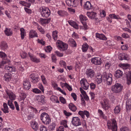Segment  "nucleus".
Here are the masks:
<instances>
[{"mask_svg":"<svg viewBox=\"0 0 131 131\" xmlns=\"http://www.w3.org/2000/svg\"><path fill=\"white\" fill-rule=\"evenodd\" d=\"M40 119L43 123L46 125L49 124L51 122L49 116L45 112L42 113L41 114Z\"/></svg>","mask_w":131,"mask_h":131,"instance_id":"2","label":"nucleus"},{"mask_svg":"<svg viewBox=\"0 0 131 131\" xmlns=\"http://www.w3.org/2000/svg\"><path fill=\"white\" fill-rule=\"evenodd\" d=\"M84 8L86 9L89 10L91 9L92 7L90 2L89 1H87L84 5Z\"/></svg>","mask_w":131,"mask_h":131,"instance_id":"32","label":"nucleus"},{"mask_svg":"<svg viewBox=\"0 0 131 131\" xmlns=\"http://www.w3.org/2000/svg\"><path fill=\"white\" fill-rule=\"evenodd\" d=\"M103 76L104 78V80H106L107 85H111L112 82V74L111 73L107 74L105 72L103 73Z\"/></svg>","mask_w":131,"mask_h":131,"instance_id":"6","label":"nucleus"},{"mask_svg":"<svg viewBox=\"0 0 131 131\" xmlns=\"http://www.w3.org/2000/svg\"><path fill=\"white\" fill-rule=\"evenodd\" d=\"M64 86L66 87L68 90L69 91H71L72 90V88L67 83H65L64 84Z\"/></svg>","mask_w":131,"mask_h":131,"instance_id":"54","label":"nucleus"},{"mask_svg":"<svg viewBox=\"0 0 131 131\" xmlns=\"http://www.w3.org/2000/svg\"><path fill=\"white\" fill-rule=\"evenodd\" d=\"M123 75V72L120 70H117L115 72L114 76L116 78H121Z\"/></svg>","mask_w":131,"mask_h":131,"instance_id":"22","label":"nucleus"},{"mask_svg":"<svg viewBox=\"0 0 131 131\" xmlns=\"http://www.w3.org/2000/svg\"><path fill=\"white\" fill-rule=\"evenodd\" d=\"M4 32L5 34L7 36H11L12 34V31L10 28H6Z\"/></svg>","mask_w":131,"mask_h":131,"instance_id":"37","label":"nucleus"},{"mask_svg":"<svg viewBox=\"0 0 131 131\" xmlns=\"http://www.w3.org/2000/svg\"><path fill=\"white\" fill-rule=\"evenodd\" d=\"M120 131H130V130L128 127H122L121 128Z\"/></svg>","mask_w":131,"mask_h":131,"instance_id":"60","label":"nucleus"},{"mask_svg":"<svg viewBox=\"0 0 131 131\" xmlns=\"http://www.w3.org/2000/svg\"><path fill=\"white\" fill-rule=\"evenodd\" d=\"M26 2L20 1L19 3L22 5L29 8L31 5L30 3L35 2V0H26Z\"/></svg>","mask_w":131,"mask_h":131,"instance_id":"10","label":"nucleus"},{"mask_svg":"<svg viewBox=\"0 0 131 131\" xmlns=\"http://www.w3.org/2000/svg\"><path fill=\"white\" fill-rule=\"evenodd\" d=\"M82 50L83 52H85L87 50L88 48V45L86 43L84 44L82 46Z\"/></svg>","mask_w":131,"mask_h":131,"instance_id":"47","label":"nucleus"},{"mask_svg":"<svg viewBox=\"0 0 131 131\" xmlns=\"http://www.w3.org/2000/svg\"><path fill=\"white\" fill-rule=\"evenodd\" d=\"M123 88V87L121 84L116 83L112 85L111 90L113 92L117 93L121 92Z\"/></svg>","mask_w":131,"mask_h":131,"instance_id":"4","label":"nucleus"},{"mask_svg":"<svg viewBox=\"0 0 131 131\" xmlns=\"http://www.w3.org/2000/svg\"><path fill=\"white\" fill-rule=\"evenodd\" d=\"M20 96V100L24 101L26 97V95L25 93L23 92L21 93Z\"/></svg>","mask_w":131,"mask_h":131,"instance_id":"50","label":"nucleus"},{"mask_svg":"<svg viewBox=\"0 0 131 131\" xmlns=\"http://www.w3.org/2000/svg\"><path fill=\"white\" fill-rule=\"evenodd\" d=\"M59 99L62 103L64 104L66 103V101L65 99L62 97L60 96L59 97Z\"/></svg>","mask_w":131,"mask_h":131,"instance_id":"56","label":"nucleus"},{"mask_svg":"<svg viewBox=\"0 0 131 131\" xmlns=\"http://www.w3.org/2000/svg\"><path fill=\"white\" fill-rule=\"evenodd\" d=\"M95 36L97 38H98L101 40H106L107 39V38L103 34H99L96 33V34Z\"/></svg>","mask_w":131,"mask_h":131,"instance_id":"23","label":"nucleus"},{"mask_svg":"<svg viewBox=\"0 0 131 131\" xmlns=\"http://www.w3.org/2000/svg\"><path fill=\"white\" fill-rule=\"evenodd\" d=\"M37 100L39 102L43 104H45L46 102L45 97L43 95L37 96Z\"/></svg>","mask_w":131,"mask_h":131,"instance_id":"14","label":"nucleus"},{"mask_svg":"<svg viewBox=\"0 0 131 131\" xmlns=\"http://www.w3.org/2000/svg\"><path fill=\"white\" fill-rule=\"evenodd\" d=\"M83 26H81V28L82 29H84V30H86L88 29V26L85 23H82Z\"/></svg>","mask_w":131,"mask_h":131,"instance_id":"55","label":"nucleus"},{"mask_svg":"<svg viewBox=\"0 0 131 131\" xmlns=\"http://www.w3.org/2000/svg\"><path fill=\"white\" fill-rule=\"evenodd\" d=\"M91 62L96 65H100L101 63V59L99 57H94L93 58L91 59Z\"/></svg>","mask_w":131,"mask_h":131,"instance_id":"12","label":"nucleus"},{"mask_svg":"<svg viewBox=\"0 0 131 131\" xmlns=\"http://www.w3.org/2000/svg\"><path fill=\"white\" fill-rule=\"evenodd\" d=\"M39 10L42 16L43 17H48L50 14V10L47 8L41 7L39 8Z\"/></svg>","mask_w":131,"mask_h":131,"instance_id":"3","label":"nucleus"},{"mask_svg":"<svg viewBox=\"0 0 131 131\" xmlns=\"http://www.w3.org/2000/svg\"><path fill=\"white\" fill-rule=\"evenodd\" d=\"M28 54L30 59L32 61L36 63H38L40 62L39 59L37 58L36 57L34 56L32 54H30V52H28Z\"/></svg>","mask_w":131,"mask_h":131,"instance_id":"17","label":"nucleus"},{"mask_svg":"<svg viewBox=\"0 0 131 131\" xmlns=\"http://www.w3.org/2000/svg\"><path fill=\"white\" fill-rule=\"evenodd\" d=\"M12 101H10V100H9L8 101L7 104L9 106V108H11L12 110H14L15 107L14 106L12 103Z\"/></svg>","mask_w":131,"mask_h":131,"instance_id":"43","label":"nucleus"},{"mask_svg":"<svg viewBox=\"0 0 131 131\" xmlns=\"http://www.w3.org/2000/svg\"><path fill=\"white\" fill-rule=\"evenodd\" d=\"M101 104L102 108L105 110L110 108V106L108 104V101L107 99H104L103 102H101Z\"/></svg>","mask_w":131,"mask_h":131,"instance_id":"11","label":"nucleus"},{"mask_svg":"<svg viewBox=\"0 0 131 131\" xmlns=\"http://www.w3.org/2000/svg\"><path fill=\"white\" fill-rule=\"evenodd\" d=\"M80 19L81 22L83 23V21L85 20L86 21L87 20V18L85 16H84L82 15H81L79 17Z\"/></svg>","mask_w":131,"mask_h":131,"instance_id":"48","label":"nucleus"},{"mask_svg":"<svg viewBox=\"0 0 131 131\" xmlns=\"http://www.w3.org/2000/svg\"><path fill=\"white\" fill-rule=\"evenodd\" d=\"M57 97L55 95H52L50 97V100L53 102L59 103V101Z\"/></svg>","mask_w":131,"mask_h":131,"instance_id":"39","label":"nucleus"},{"mask_svg":"<svg viewBox=\"0 0 131 131\" xmlns=\"http://www.w3.org/2000/svg\"><path fill=\"white\" fill-rule=\"evenodd\" d=\"M121 110L120 106L118 105L116 106L114 109V112L115 114H117L120 112Z\"/></svg>","mask_w":131,"mask_h":131,"instance_id":"38","label":"nucleus"},{"mask_svg":"<svg viewBox=\"0 0 131 131\" xmlns=\"http://www.w3.org/2000/svg\"><path fill=\"white\" fill-rule=\"evenodd\" d=\"M38 88L41 90L43 93L44 91V89L43 88V87L42 84L41 83H39L38 85Z\"/></svg>","mask_w":131,"mask_h":131,"instance_id":"58","label":"nucleus"},{"mask_svg":"<svg viewBox=\"0 0 131 131\" xmlns=\"http://www.w3.org/2000/svg\"><path fill=\"white\" fill-rule=\"evenodd\" d=\"M0 47L2 50H5L7 48L8 46L5 41H2L1 43Z\"/></svg>","mask_w":131,"mask_h":131,"instance_id":"36","label":"nucleus"},{"mask_svg":"<svg viewBox=\"0 0 131 131\" xmlns=\"http://www.w3.org/2000/svg\"><path fill=\"white\" fill-rule=\"evenodd\" d=\"M40 129V131H47V128L43 125H42L41 126Z\"/></svg>","mask_w":131,"mask_h":131,"instance_id":"63","label":"nucleus"},{"mask_svg":"<svg viewBox=\"0 0 131 131\" xmlns=\"http://www.w3.org/2000/svg\"><path fill=\"white\" fill-rule=\"evenodd\" d=\"M9 61V60L7 59H3L1 62H0V68H3L4 64L8 63Z\"/></svg>","mask_w":131,"mask_h":131,"instance_id":"35","label":"nucleus"},{"mask_svg":"<svg viewBox=\"0 0 131 131\" xmlns=\"http://www.w3.org/2000/svg\"><path fill=\"white\" fill-rule=\"evenodd\" d=\"M58 48L61 51H64L66 50L68 48V45L67 44L63 42L60 40H58L56 42Z\"/></svg>","mask_w":131,"mask_h":131,"instance_id":"5","label":"nucleus"},{"mask_svg":"<svg viewBox=\"0 0 131 131\" xmlns=\"http://www.w3.org/2000/svg\"><path fill=\"white\" fill-rule=\"evenodd\" d=\"M7 94L8 95L10 101H13L15 98V96L14 94L12 92H9L7 93Z\"/></svg>","mask_w":131,"mask_h":131,"instance_id":"28","label":"nucleus"},{"mask_svg":"<svg viewBox=\"0 0 131 131\" xmlns=\"http://www.w3.org/2000/svg\"><path fill=\"white\" fill-rule=\"evenodd\" d=\"M98 112L99 113L100 117L104 119H105L106 118L105 116L101 110L99 109L98 111Z\"/></svg>","mask_w":131,"mask_h":131,"instance_id":"51","label":"nucleus"},{"mask_svg":"<svg viewBox=\"0 0 131 131\" xmlns=\"http://www.w3.org/2000/svg\"><path fill=\"white\" fill-rule=\"evenodd\" d=\"M12 75L9 73H5L4 76L5 80L6 81H8L10 80L12 78Z\"/></svg>","mask_w":131,"mask_h":131,"instance_id":"24","label":"nucleus"},{"mask_svg":"<svg viewBox=\"0 0 131 131\" xmlns=\"http://www.w3.org/2000/svg\"><path fill=\"white\" fill-rule=\"evenodd\" d=\"M73 125L75 126H78L81 125V121L78 117H73L71 121Z\"/></svg>","mask_w":131,"mask_h":131,"instance_id":"7","label":"nucleus"},{"mask_svg":"<svg viewBox=\"0 0 131 131\" xmlns=\"http://www.w3.org/2000/svg\"><path fill=\"white\" fill-rule=\"evenodd\" d=\"M51 20V18H40V22L41 24L42 25L48 24L50 23Z\"/></svg>","mask_w":131,"mask_h":131,"instance_id":"16","label":"nucleus"},{"mask_svg":"<svg viewBox=\"0 0 131 131\" xmlns=\"http://www.w3.org/2000/svg\"><path fill=\"white\" fill-rule=\"evenodd\" d=\"M55 53L58 57H62L63 56V54L62 53H60L59 52L57 51H55Z\"/></svg>","mask_w":131,"mask_h":131,"instance_id":"61","label":"nucleus"},{"mask_svg":"<svg viewBox=\"0 0 131 131\" xmlns=\"http://www.w3.org/2000/svg\"><path fill=\"white\" fill-rule=\"evenodd\" d=\"M0 57L4 59H6L7 55L5 53L0 51Z\"/></svg>","mask_w":131,"mask_h":131,"instance_id":"49","label":"nucleus"},{"mask_svg":"<svg viewBox=\"0 0 131 131\" xmlns=\"http://www.w3.org/2000/svg\"><path fill=\"white\" fill-rule=\"evenodd\" d=\"M87 15L91 19H96V13L93 12H87Z\"/></svg>","mask_w":131,"mask_h":131,"instance_id":"19","label":"nucleus"},{"mask_svg":"<svg viewBox=\"0 0 131 131\" xmlns=\"http://www.w3.org/2000/svg\"><path fill=\"white\" fill-rule=\"evenodd\" d=\"M56 126V124L55 123L52 122L49 127V129L50 130H54L55 127Z\"/></svg>","mask_w":131,"mask_h":131,"instance_id":"45","label":"nucleus"},{"mask_svg":"<svg viewBox=\"0 0 131 131\" xmlns=\"http://www.w3.org/2000/svg\"><path fill=\"white\" fill-rule=\"evenodd\" d=\"M30 79L32 80L31 82L34 83H36L38 82L39 80V78L38 77H36L32 75H30Z\"/></svg>","mask_w":131,"mask_h":131,"instance_id":"26","label":"nucleus"},{"mask_svg":"<svg viewBox=\"0 0 131 131\" xmlns=\"http://www.w3.org/2000/svg\"><path fill=\"white\" fill-rule=\"evenodd\" d=\"M126 107L127 111L128 112V111H129L131 109V100H128L127 101Z\"/></svg>","mask_w":131,"mask_h":131,"instance_id":"34","label":"nucleus"},{"mask_svg":"<svg viewBox=\"0 0 131 131\" xmlns=\"http://www.w3.org/2000/svg\"><path fill=\"white\" fill-rule=\"evenodd\" d=\"M57 13L58 15L61 17L67 16L68 15L67 12L64 10H59L58 11Z\"/></svg>","mask_w":131,"mask_h":131,"instance_id":"31","label":"nucleus"},{"mask_svg":"<svg viewBox=\"0 0 131 131\" xmlns=\"http://www.w3.org/2000/svg\"><path fill=\"white\" fill-rule=\"evenodd\" d=\"M3 108L2 109V110L4 113H8V108L6 103H4L3 104Z\"/></svg>","mask_w":131,"mask_h":131,"instance_id":"30","label":"nucleus"},{"mask_svg":"<svg viewBox=\"0 0 131 131\" xmlns=\"http://www.w3.org/2000/svg\"><path fill=\"white\" fill-rule=\"evenodd\" d=\"M32 128L35 131H37L38 128V123L35 121L32 122L31 124Z\"/></svg>","mask_w":131,"mask_h":131,"instance_id":"27","label":"nucleus"},{"mask_svg":"<svg viewBox=\"0 0 131 131\" xmlns=\"http://www.w3.org/2000/svg\"><path fill=\"white\" fill-rule=\"evenodd\" d=\"M58 32L57 30L53 31L52 32V38L54 40H56L58 37Z\"/></svg>","mask_w":131,"mask_h":131,"instance_id":"41","label":"nucleus"},{"mask_svg":"<svg viewBox=\"0 0 131 131\" xmlns=\"http://www.w3.org/2000/svg\"><path fill=\"white\" fill-rule=\"evenodd\" d=\"M32 91L33 92L36 94H39L41 92L37 88L32 89Z\"/></svg>","mask_w":131,"mask_h":131,"instance_id":"52","label":"nucleus"},{"mask_svg":"<svg viewBox=\"0 0 131 131\" xmlns=\"http://www.w3.org/2000/svg\"><path fill=\"white\" fill-rule=\"evenodd\" d=\"M80 83L82 87L84 90H87L88 89L90 84L85 79H82L80 81Z\"/></svg>","mask_w":131,"mask_h":131,"instance_id":"9","label":"nucleus"},{"mask_svg":"<svg viewBox=\"0 0 131 131\" xmlns=\"http://www.w3.org/2000/svg\"><path fill=\"white\" fill-rule=\"evenodd\" d=\"M5 69L10 72H15L16 71V69L13 66H6L5 68Z\"/></svg>","mask_w":131,"mask_h":131,"instance_id":"18","label":"nucleus"},{"mask_svg":"<svg viewBox=\"0 0 131 131\" xmlns=\"http://www.w3.org/2000/svg\"><path fill=\"white\" fill-rule=\"evenodd\" d=\"M21 32V36L22 39H24V37L26 35V32L25 30L23 28H21L20 29Z\"/></svg>","mask_w":131,"mask_h":131,"instance_id":"42","label":"nucleus"},{"mask_svg":"<svg viewBox=\"0 0 131 131\" xmlns=\"http://www.w3.org/2000/svg\"><path fill=\"white\" fill-rule=\"evenodd\" d=\"M68 106L69 108L73 112H75L77 110L76 107L72 103H70Z\"/></svg>","mask_w":131,"mask_h":131,"instance_id":"29","label":"nucleus"},{"mask_svg":"<svg viewBox=\"0 0 131 131\" xmlns=\"http://www.w3.org/2000/svg\"><path fill=\"white\" fill-rule=\"evenodd\" d=\"M109 16L111 18L116 19H121L119 15H116L115 14H110L109 15Z\"/></svg>","mask_w":131,"mask_h":131,"instance_id":"44","label":"nucleus"},{"mask_svg":"<svg viewBox=\"0 0 131 131\" xmlns=\"http://www.w3.org/2000/svg\"><path fill=\"white\" fill-rule=\"evenodd\" d=\"M41 79L43 84L46 85L47 82L46 78L44 75H42L41 76Z\"/></svg>","mask_w":131,"mask_h":131,"instance_id":"59","label":"nucleus"},{"mask_svg":"<svg viewBox=\"0 0 131 131\" xmlns=\"http://www.w3.org/2000/svg\"><path fill=\"white\" fill-rule=\"evenodd\" d=\"M63 112L64 115L66 116H69L72 115L71 113L68 112L65 110H64Z\"/></svg>","mask_w":131,"mask_h":131,"instance_id":"62","label":"nucleus"},{"mask_svg":"<svg viewBox=\"0 0 131 131\" xmlns=\"http://www.w3.org/2000/svg\"><path fill=\"white\" fill-rule=\"evenodd\" d=\"M67 121L66 120H63L62 121L60 122L61 125L63 126L65 128H68V127L67 125Z\"/></svg>","mask_w":131,"mask_h":131,"instance_id":"46","label":"nucleus"},{"mask_svg":"<svg viewBox=\"0 0 131 131\" xmlns=\"http://www.w3.org/2000/svg\"><path fill=\"white\" fill-rule=\"evenodd\" d=\"M119 60H121L123 59L128 60L129 59L128 57V56L127 55L125 54L124 53H123L121 55V56L120 57H119Z\"/></svg>","mask_w":131,"mask_h":131,"instance_id":"40","label":"nucleus"},{"mask_svg":"<svg viewBox=\"0 0 131 131\" xmlns=\"http://www.w3.org/2000/svg\"><path fill=\"white\" fill-rule=\"evenodd\" d=\"M76 1V0H66V3L68 6L72 7L75 4Z\"/></svg>","mask_w":131,"mask_h":131,"instance_id":"21","label":"nucleus"},{"mask_svg":"<svg viewBox=\"0 0 131 131\" xmlns=\"http://www.w3.org/2000/svg\"><path fill=\"white\" fill-rule=\"evenodd\" d=\"M84 111H79L78 112V114L81 117L84 119L85 116H84Z\"/></svg>","mask_w":131,"mask_h":131,"instance_id":"57","label":"nucleus"},{"mask_svg":"<svg viewBox=\"0 0 131 131\" xmlns=\"http://www.w3.org/2000/svg\"><path fill=\"white\" fill-rule=\"evenodd\" d=\"M107 126L108 129H111L112 131H117V126L116 121L115 119H112L108 121Z\"/></svg>","mask_w":131,"mask_h":131,"instance_id":"1","label":"nucleus"},{"mask_svg":"<svg viewBox=\"0 0 131 131\" xmlns=\"http://www.w3.org/2000/svg\"><path fill=\"white\" fill-rule=\"evenodd\" d=\"M59 63L62 66L66 69V62L64 61L61 60L60 61Z\"/></svg>","mask_w":131,"mask_h":131,"instance_id":"53","label":"nucleus"},{"mask_svg":"<svg viewBox=\"0 0 131 131\" xmlns=\"http://www.w3.org/2000/svg\"><path fill=\"white\" fill-rule=\"evenodd\" d=\"M100 16L102 17H105L106 16L105 12L104 10H103L100 13Z\"/></svg>","mask_w":131,"mask_h":131,"instance_id":"64","label":"nucleus"},{"mask_svg":"<svg viewBox=\"0 0 131 131\" xmlns=\"http://www.w3.org/2000/svg\"><path fill=\"white\" fill-rule=\"evenodd\" d=\"M85 73L88 78H94L95 75V72L94 70L90 68L86 69Z\"/></svg>","mask_w":131,"mask_h":131,"instance_id":"8","label":"nucleus"},{"mask_svg":"<svg viewBox=\"0 0 131 131\" xmlns=\"http://www.w3.org/2000/svg\"><path fill=\"white\" fill-rule=\"evenodd\" d=\"M68 43L71 47H76L77 44L75 41L72 38H70L68 41Z\"/></svg>","mask_w":131,"mask_h":131,"instance_id":"20","label":"nucleus"},{"mask_svg":"<svg viewBox=\"0 0 131 131\" xmlns=\"http://www.w3.org/2000/svg\"><path fill=\"white\" fill-rule=\"evenodd\" d=\"M23 88L26 90H28L30 88L31 85L30 82L27 80H24L23 82Z\"/></svg>","mask_w":131,"mask_h":131,"instance_id":"15","label":"nucleus"},{"mask_svg":"<svg viewBox=\"0 0 131 131\" xmlns=\"http://www.w3.org/2000/svg\"><path fill=\"white\" fill-rule=\"evenodd\" d=\"M29 36L31 38L35 37H37V34L36 31L34 30H31L29 32Z\"/></svg>","mask_w":131,"mask_h":131,"instance_id":"33","label":"nucleus"},{"mask_svg":"<svg viewBox=\"0 0 131 131\" xmlns=\"http://www.w3.org/2000/svg\"><path fill=\"white\" fill-rule=\"evenodd\" d=\"M125 76L127 78V83L129 85L131 83V72L128 71L125 73Z\"/></svg>","mask_w":131,"mask_h":131,"instance_id":"13","label":"nucleus"},{"mask_svg":"<svg viewBox=\"0 0 131 131\" xmlns=\"http://www.w3.org/2000/svg\"><path fill=\"white\" fill-rule=\"evenodd\" d=\"M68 22L70 25L75 29H79L78 26L75 22L72 20H69Z\"/></svg>","mask_w":131,"mask_h":131,"instance_id":"25","label":"nucleus"}]
</instances>
